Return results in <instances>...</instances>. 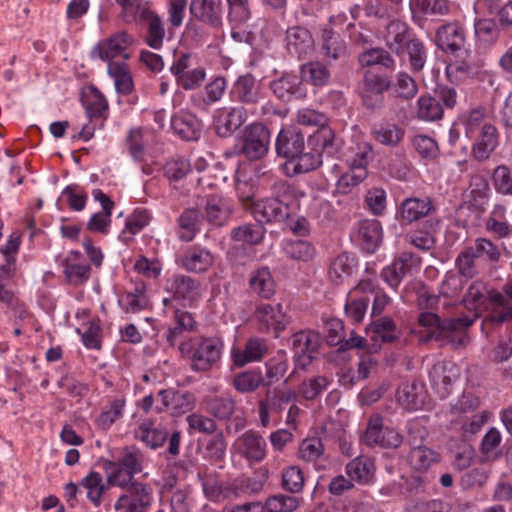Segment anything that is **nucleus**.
<instances>
[{
	"label": "nucleus",
	"instance_id": "1",
	"mask_svg": "<svg viewBox=\"0 0 512 512\" xmlns=\"http://www.w3.org/2000/svg\"><path fill=\"white\" fill-rule=\"evenodd\" d=\"M239 200L243 208L249 211L258 222L283 221L299 209L294 194L288 187L283 188V199L265 198L254 201V189L247 182L237 179Z\"/></svg>",
	"mask_w": 512,
	"mask_h": 512
},
{
	"label": "nucleus",
	"instance_id": "2",
	"mask_svg": "<svg viewBox=\"0 0 512 512\" xmlns=\"http://www.w3.org/2000/svg\"><path fill=\"white\" fill-rule=\"evenodd\" d=\"M465 135L474 140L472 155L477 160H485L497 146V131L489 116L482 108L469 112L463 118Z\"/></svg>",
	"mask_w": 512,
	"mask_h": 512
},
{
	"label": "nucleus",
	"instance_id": "3",
	"mask_svg": "<svg viewBox=\"0 0 512 512\" xmlns=\"http://www.w3.org/2000/svg\"><path fill=\"white\" fill-rule=\"evenodd\" d=\"M223 342L217 338L192 337L180 344L179 350L191 359L195 371L210 370L221 358Z\"/></svg>",
	"mask_w": 512,
	"mask_h": 512
},
{
	"label": "nucleus",
	"instance_id": "4",
	"mask_svg": "<svg viewBox=\"0 0 512 512\" xmlns=\"http://www.w3.org/2000/svg\"><path fill=\"white\" fill-rule=\"evenodd\" d=\"M418 321L425 329L427 339H446L457 346L465 345V329L473 323L469 317L440 322L439 317L433 313H422Z\"/></svg>",
	"mask_w": 512,
	"mask_h": 512
},
{
	"label": "nucleus",
	"instance_id": "5",
	"mask_svg": "<svg viewBox=\"0 0 512 512\" xmlns=\"http://www.w3.org/2000/svg\"><path fill=\"white\" fill-rule=\"evenodd\" d=\"M356 150L347 158L348 170L337 181L336 190L340 194H348L362 183L368 175L367 165L372 156V146L367 141H358Z\"/></svg>",
	"mask_w": 512,
	"mask_h": 512
},
{
	"label": "nucleus",
	"instance_id": "6",
	"mask_svg": "<svg viewBox=\"0 0 512 512\" xmlns=\"http://www.w3.org/2000/svg\"><path fill=\"white\" fill-rule=\"evenodd\" d=\"M197 64L196 57L192 54H181L170 67L176 82L185 90H193L201 86L206 77V71Z\"/></svg>",
	"mask_w": 512,
	"mask_h": 512
},
{
	"label": "nucleus",
	"instance_id": "7",
	"mask_svg": "<svg viewBox=\"0 0 512 512\" xmlns=\"http://www.w3.org/2000/svg\"><path fill=\"white\" fill-rule=\"evenodd\" d=\"M154 500L153 489L144 483H132L114 503V512H148Z\"/></svg>",
	"mask_w": 512,
	"mask_h": 512
},
{
	"label": "nucleus",
	"instance_id": "8",
	"mask_svg": "<svg viewBox=\"0 0 512 512\" xmlns=\"http://www.w3.org/2000/svg\"><path fill=\"white\" fill-rule=\"evenodd\" d=\"M133 37L125 31H119L107 38L100 40L92 49V58L103 62L114 63L112 60L117 57L127 59V49L133 44Z\"/></svg>",
	"mask_w": 512,
	"mask_h": 512
},
{
	"label": "nucleus",
	"instance_id": "9",
	"mask_svg": "<svg viewBox=\"0 0 512 512\" xmlns=\"http://www.w3.org/2000/svg\"><path fill=\"white\" fill-rule=\"evenodd\" d=\"M270 132L261 123L247 126L242 137V153L250 160L264 157L269 149Z\"/></svg>",
	"mask_w": 512,
	"mask_h": 512
},
{
	"label": "nucleus",
	"instance_id": "10",
	"mask_svg": "<svg viewBox=\"0 0 512 512\" xmlns=\"http://www.w3.org/2000/svg\"><path fill=\"white\" fill-rule=\"evenodd\" d=\"M374 291V282L370 279H366L361 280L358 285L348 293L345 312L351 321L359 323L363 320L369 302V295L374 293Z\"/></svg>",
	"mask_w": 512,
	"mask_h": 512
},
{
	"label": "nucleus",
	"instance_id": "11",
	"mask_svg": "<svg viewBox=\"0 0 512 512\" xmlns=\"http://www.w3.org/2000/svg\"><path fill=\"white\" fill-rule=\"evenodd\" d=\"M364 440L369 446L396 448L400 446L403 438L395 429L383 427L382 419L379 416H375L369 420Z\"/></svg>",
	"mask_w": 512,
	"mask_h": 512
},
{
	"label": "nucleus",
	"instance_id": "12",
	"mask_svg": "<svg viewBox=\"0 0 512 512\" xmlns=\"http://www.w3.org/2000/svg\"><path fill=\"white\" fill-rule=\"evenodd\" d=\"M322 344L321 335L315 331H301L294 335L293 348L298 366L307 367L318 355Z\"/></svg>",
	"mask_w": 512,
	"mask_h": 512
},
{
	"label": "nucleus",
	"instance_id": "13",
	"mask_svg": "<svg viewBox=\"0 0 512 512\" xmlns=\"http://www.w3.org/2000/svg\"><path fill=\"white\" fill-rule=\"evenodd\" d=\"M167 290L173 294V298H164L163 304L166 309L173 308L175 300H182L183 302H192L200 294L199 284L184 275H175L167 282Z\"/></svg>",
	"mask_w": 512,
	"mask_h": 512
},
{
	"label": "nucleus",
	"instance_id": "14",
	"mask_svg": "<svg viewBox=\"0 0 512 512\" xmlns=\"http://www.w3.org/2000/svg\"><path fill=\"white\" fill-rule=\"evenodd\" d=\"M268 352V347L263 339L249 338L243 347L233 345L230 351V358L235 367L241 368L245 365L261 361Z\"/></svg>",
	"mask_w": 512,
	"mask_h": 512
},
{
	"label": "nucleus",
	"instance_id": "15",
	"mask_svg": "<svg viewBox=\"0 0 512 512\" xmlns=\"http://www.w3.org/2000/svg\"><path fill=\"white\" fill-rule=\"evenodd\" d=\"M266 447V441L261 435L248 431L236 439L232 449L249 462H260L266 456Z\"/></svg>",
	"mask_w": 512,
	"mask_h": 512
},
{
	"label": "nucleus",
	"instance_id": "16",
	"mask_svg": "<svg viewBox=\"0 0 512 512\" xmlns=\"http://www.w3.org/2000/svg\"><path fill=\"white\" fill-rule=\"evenodd\" d=\"M352 237L364 251L373 253L382 242V227L377 220H362L356 224Z\"/></svg>",
	"mask_w": 512,
	"mask_h": 512
},
{
	"label": "nucleus",
	"instance_id": "17",
	"mask_svg": "<svg viewBox=\"0 0 512 512\" xmlns=\"http://www.w3.org/2000/svg\"><path fill=\"white\" fill-rule=\"evenodd\" d=\"M126 397L122 394L110 396L100 409V412L94 418L95 426L107 431L111 426L120 420L125 413Z\"/></svg>",
	"mask_w": 512,
	"mask_h": 512
},
{
	"label": "nucleus",
	"instance_id": "18",
	"mask_svg": "<svg viewBox=\"0 0 512 512\" xmlns=\"http://www.w3.org/2000/svg\"><path fill=\"white\" fill-rule=\"evenodd\" d=\"M246 120L243 107L221 108L215 112L214 127L221 137L232 135Z\"/></svg>",
	"mask_w": 512,
	"mask_h": 512
},
{
	"label": "nucleus",
	"instance_id": "19",
	"mask_svg": "<svg viewBox=\"0 0 512 512\" xmlns=\"http://www.w3.org/2000/svg\"><path fill=\"white\" fill-rule=\"evenodd\" d=\"M223 0H192L191 15L206 25L219 28L222 26Z\"/></svg>",
	"mask_w": 512,
	"mask_h": 512
},
{
	"label": "nucleus",
	"instance_id": "20",
	"mask_svg": "<svg viewBox=\"0 0 512 512\" xmlns=\"http://www.w3.org/2000/svg\"><path fill=\"white\" fill-rule=\"evenodd\" d=\"M158 396L163 405L157 407L158 412L165 408L177 416L191 411L195 405V397L189 391L161 390Z\"/></svg>",
	"mask_w": 512,
	"mask_h": 512
},
{
	"label": "nucleus",
	"instance_id": "21",
	"mask_svg": "<svg viewBox=\"0 0 512 512\" xmlns=\"http://www.w3.org/2000/svg\"><path fill=\"white\" fill-rule=\"evenodd\" d=\"M255 318L261 331L273 329L278 334L285 329L287 324L286 315L281 304L259 305L255 311Z\"/></svg>",
	"mask_w": 512,
	"mask_h": 512
},
{
	"label": "nucleus",
	"instance_id": "22",
	"mask_svg": "<svg viewBox=\"0 0 512 512\" xmlns=\"http://www.w3.org/2000/svg\"><path fill=\"white\" fill-rule=\"evenodd\" d=\"M304 150V136L293 127L281 129L276 140V151L290 161Z\"/></svg>",
	"mask_w": 512,
	"mask_h": 512
},
{
	"label": "nucleus",
	"instance_id": "23",
	"mask_svg": "<svg viewBox=\"0 0 512 512\" xmlns=\"http://www.w3.org/2000/svg\"><path fill=\"white\" fill-rule=\"evenodd\" d=\"M390 87L389 81L375 74H366L362 87L361 96L364 104L369 108H376L381 105L383 93Z\"/></svg>",
	"mask_w": 512,
	"mask_h": 512
},
{
	"label": "nucleus",
	"instance_id": "24",
	"mask_svg": "<svg viewBox=\"0 0 512 512\" xmlns=\"http://www.w3.org/2000/svg\"><path fill=\"white\" fill-rule=\"evenodd\" d=\"M493 292L488 293L485 285L481 282L471 284L463 302L466 309L474 313V318H471L473 321L489 308H491V313L493 312V304L490 300Z\"/></svg>",
	"mask_w": 512,
	"mask_h": 512
},
{
	"label": "nucleus",
	"instance_id": "25",
	"mask_svg": "<svg viewBox=\"0 0 512 512\" xmlns=\"http://www.w3.org/2000/svg\"><path fill=\"white\" fill-rule=\"evenodd\" d=\"M414 38L408 25L401 20H393L386 26L384 40L386 45L396 54L405 53L407 44Z\"/></svg>",
	"mask_w": 512,
	"mask_h": 512
},
{
	"label": "nucleus",
	"instance_id": "26",
	"mask_svg": "<svg viewBox=\"0 0 512 512\" xmlns=\"http://www.w3.org/2000/svg\"><path fill=\"white\" fill-rule=\"evenodd\" d=\"M154 139V133L148 129H131L126 143L133 159L138 162H146L150 145L154 142Z\"/></svg>",
	"mask_w": 512,
	"mask_h": 512
},
{
	"label": "nucleus",
	"instance_id": "27",
	"mask_svg": "<svg viewBox=\"0 0 512 512\" xmlns=\"http://www.w3.org/2000/svg\"><path fill=\"white\" fill-rule=\"evenodd\" d=\"M419 267V259L410 254H403L395 260L390 266L382 271L384 281L392 288L398 287L403 277L410 273L413 268Z\"/></svg>",
	"mask_w": 512,
	"mask_h": 512
},
{
	"label": "nucleus",
	"instance_id": "28",
	"mask_svg": "<svg viewBox=\"0 0 512 512\" xmlns=\"http://www.w3.org/2000/svg\"><path fill=\"white\" fill-rule=\"evenodd\" d=\"M271 90L274 95L283 101H289L293 97L303 98L306 91L301 86L298 76L285 74L271 83Z\"/></svg>",
	"mask_w": 512,
	"mask_h": 512
},
{
	"label": "nucleus",
	"instance_id": "29",
	"mask_svg": "<svg viewBox=\"0 0 512 512\" xmlns=\"http://www.w3.org/2000/svg\"><path fill=\"white\" fill-rule=\"evenodd\" d=\"M458 376L459 369L452 363L436 365L430 372L432 384L441 397L449 394L450 386Z\"/></svg>",
	"mask_w": 512,
	"mask_h": 512
},
{
	"label": "nucleus",
	"instance_id": "30",
	"mask_svg": "<svg viewBox=\"0 0 512 512\" xmlns=\"http://www.w3.org/2000/svg\"><path fill=\"white\" fill-rule=\"evenodd\" d=\"M346 473L352 481L359 484H370L375 478L374 461L366 456H359L349 462Z\"/></svg>",
	"mask_w": 512,
	"mask_h": 512
},
{
	"label": "nucleus",
	"instance_id": "31",
	"mask_svg": "<svg viewBox=\"0 0 512 512\" xmlns=\"http://www.w3.org/2000/svg\"><path fill=\"white\" fill-rule=\"evenodd\" d=\"M490 300L493 304L491 321L500 323L512 319V283L506 285L504 294L493 292Z\"/></svg>",
	"mask_w": 512,
	"mask_h": 512
},
{
	"label": "nucleus",
	"instance_id": "32",
	"mask_svg": "<svg viewBox=\"0 0 512 512\" xmlns=\"http://www.w3.org/2000/svg\"><path fill=\"white\" fill-rule=\"evenodd\" d=\"M436 36L439 46L445 51L456 52L464 46V31L457 24L442 26Z\"/></svg>",
	"mask_w": 512,
	"mask_h": 512
},
{
	"label": "nucleus",
	"instance_id": "33",
	"mask_svg": "<svg viewBox=\"0 0 512 512\" xmlns=\"http://www.w3.org/2000/svg\"><path fill=\"white\" fill-rule=\"evenodd\" d=\"M440 459L441 455L438 451L425 445L413 447L408 457L410 466L419 472H426Z\"/></svg>",
	"mask_w": 512,
	"mask_h": 512
},
{
	"label": "nucleus",
	"instance_id": "34",
	"mask_svg": "<svg viewBox=\"0 0 512 512\" xmlns=\"http://www.w3.org/2000/svg\"><path fill=\"white\" fill-rule=\"evenodd\" d=\"M396 399L403 408L417 410L424 401L423 387L414 382H404L397 389Z\"/></svg>",
	"mask_w": 512,
	"mask_h": 512
},
{
	"label": "nucleus",
	"instance_id": "35",
	"mask_svg": "<svg viewBox=\"0 0 512 512\" xmlns=\"http://www.w3.org/2000/svg\"><path fill=\"white\" fill-rule=\"evenodd\" d=\"M214 261V256L208 250L192 248L182 257L181 264L188 271L201 273L207 271Z\"/></svg>",
	"mask_w": 512,
	"mask_h": 512
},
{
	"label": "nucleus",
	"instance_id": "36",
	"mask_svg": "<svg viewBox=\"0 0 512 512\" xmlns=\"http://www.w3.org/2000/svg\"><path fill=\"white\" fill-rule=\"evenodd\" d=\"M431 209L429 198H408L401 203L400 217L402 221L411 223L427 216Z\"/></svg>",
	"mask_w": 512,
	"mask_h": 512
},
{
	"label": "nucleus",
	"instance_id": "37",
	"mask_svg": "<svg viewBox=\"0 0 512 512\" xmlns=\"http://www.w3.org/2000/svg\"><path fill=\"white\" fill-rule=\"evenodd\" d=\"M107 73L114 80L117 93L122 95L132 93L134 90V81L130 68L126 63L108 64Z\"/></svg>",
	"mask_w": 512,
	"mask_h": 512
},
{
	"label": "nucleus",
	"instance_id": "38",
	"mask_svg": "<svg viewBox=\"0 0 512 512\" xmlns=\"http://www.w3.org/2000/svg\"><path fill=\"white\" fill-rule=\"evenodd\" d=\"M287 48L291 53L301 57L306 54L313 46L310 32L300 26L291 27L286 34Z\"/></svg>",
	"mask_w": 512,
	"mask_h": 512
},
{
	"label": "nucleus",
	"instance_id": "39",
	"mask_svg": "<svg viewBox=\"0 0 512 512\" xmlns=\"http://www.w3.org/2000/svg\"><path fill=\"white\" fill-rule=\"evenodd\" d=\"M206 217L208 222L216 226H222L231 215L230 203L220 196H212L206 202Z\"/></svg>",
	"mask_w": 512,
	"mask_h": 512
},
{
	"label": "nucleus",
	"instance_id": "40",
	"mask_svg": "<svg viewBox=\"0 0 512 512\" xmlns=\"http://www.w3.org/2000/svg\"><path fill=\"white\" fill-rule=\"evenodd\" d=\"M235 97L244 103H256L261 98L260 86L250 75L241 76L233 87Z\"/></svg>",
	"mask_w": 512,
	"mask_h": 512
},
{
	"label": "nucleus",
	"instance_id": "41",
	"mask_svg": "<svg viewBox=\"0 0 512 512\" xmlns=\"http://www.w3.org/2000/svg\"><path fill=\"white\" fill-rule=\"evenodd\" d=\"M251 290L262 298H270L275 293V282L268 268L262 267L252 273L249 280Z\"/></svg>",
	"mask_w": 512,
	"mask_h": 512
},
{
	"label": "nucleus",
	"instance_id": "42",
	"mask_svg": "<svg viewBox=\"0 0 512 512\" xmlns=\"http://www.w3.org/2000/svg\"><path fill=\"white\" fill-rule=\"evenodd\" d=\"M355 266L353 257L346 253L338 255L330 264L328 276L336 285L345 282L352 274Z\"/></svg>",
	"mask_w": 512,
	"mask_h": 512
},
{
	"label": "nucleus",
	"instance_id": "43",
	"mask_svg": "<svg viewBox=\"0 0 512 512\" xmlns=\"http://www.w3.org/2000/svg\"><path fill=\"white\" fill-rule=\"evenodd\" d=\"M80 253L72 252L64 265V274L72 284H80L88 280L90 276L89 265L79 262Z\"/></svg>",
	"mask_w": 512,
	"mask_h": 512
},
{
	"label": "nucleus",
	"instance_id": "44",
	"mask_svg": "<svg viewBox=\"0 0 512 512\" xmlns=\"http://www.w3.org/2000/svg\"><path fill=\"white\" fill-rule=\"evenodd\" d=\"M83 105L90 118L102 117L108 108L103 94L95 87H88L83 93Z\"/></svg>",
	"mask_w": 512,
	"mask_h": 512
},
{
	"label": "nucleus",
	"instance_id": "45",
	"mask_svg": "<svg viewBox=\"0 0 512 512\" xmlns=\"http://www.w3.org/2000/svg\"><path fill=\"white\" fill-rule=\"evenodd\" d=\"M81 486L87 491V498L96 507L101 504L102 496L107 490L103 477L99 472L91 471L82 480Z\"/></svg>",
	"mask_w": 512,
	"mask_h": 512
},
{
	"label": "nucleus",
	"instance_id": "46",
	"mask_svg": "<svg viewBox=\"0 0 512 512\" xmlns=\"http://www.w3.org/2000/svg\"><path fill=\"white\" fill-rule=\"evenodd\" d=\"M373 138L385 146H397L405 136L404 128L394 123L382 124L372 132Z\"/></svg>",
	"mask_w": 512,
	"mask_h": 512
},
{
	"label": "nucleus",
	"instance_id": "47",
	"mask_svg": "<svg viewBox=\"0 0 512 512\" xmlns=\"http://www.w3.org/2000/svg\"><path fill=\"white\" fill-rule=\"evenodd\" d=\"M104 471L107 483L111 486L126 488L133 483L134 476L118 460L105 462Z\"/></svg>",
	"mask_w": 512,
	"mask_h": 512
},
{
	"label": "nucleus",
	"instance_id": "48",
	"mask_svg": "<svg viewBox=\"0 0 512 512\" xmlns=\"http://www.w3.org/2000/svg\"><path fill=\"white\" fill-rule=\"evenodd\" d=\"M264 382L260 370H247L234 376L232 385L240 393H250L257 390Z\"/></svg>",
	"mask_w": 512,
	"mask_h": 512
},
{
	"label": "nucleus",
	"instance_id": "49",
	"mask_svg": "<svg viewBox=\"0 0 512 512\" xmlns=\"http://www.w3.org/2000/svg\"><path fill=\"white\" fill-rule=\"evenodd\" d=\"M201 222V215L195 209L185 210L179 217V236L184 241H191L197 231Z\"/></svg>",
	"mask_w": 512,
	"mask_h": 512
},
{
	"label": "nucleus",
	"instance_id": "50",
	"mask_svg": "<svg viewBox=\"0 0 512 512\" xmlns=\"http://www.w3.org/2000/svg\"><path fill=\"white\" fill-rule=\"evenodd\" d=\"M141 20L148 23V45L154 49L160 48L162 46L165 32L159 16L152 10H144L143 18Z\"/></svg>",
	"mask_w": 512,
	"mask_h": 512
},
{
	"label": "nucleus",
	"instance_id": "51",
	"mask_svg": "<svg viewBox=\"0 0 512 512\" xmlns=\"http://www.w3.org/2000/svg\"><path fill=\"white\" fill-rule=\"evenodd\" d=\"M506 208L495 205L486 221V229L499 237H506L512 232V227L505 220Z\"/></svg>",
	"mask_w": 512,
	"mask_h": 512
},
{
	"label": "nucleus",
	"instance_id": "52",
	"mask_svg": "<svg viewBox=\"0 0 512 512\" xmlns=\"http://www.w3.org/2000/svg\"><path fill=\"white\" fill-rule=\"evenodd\" d=\"M264 233L265 229L260 224H245L232 231V238L243 244L257 245L262 241Z\"/></svg>",
	"mask_w": 512,
	"mask_h": 512
},
{
	"label": "nucleus",
	"instance_id": "53",
	"mask_svg": "<svg viewBox=\"0 0 512 512\" xmlns=\"http://www.w3.org/2000/svg\"><path fill=\"white\" fill-rule=\"evenodd\" d=\"M417 117L424 121H435L442 117L440 103L431 96H421L417 101Z\"/></svg>",
	"mask_w": 512,
	"mask_h": 512
},
{
	"label": "nucleus",
	"instance_id": "54",
	"mask_svg": "<svg viewBox=\"0 0 512 512\" xmlns=\"http://www.w3.org/2000/svg\"><path fill=\"white\" fill-rule=\"evenodd\" d=\"M121 7L120 16L126 23L137 21L138 17L143 18L144 10H151L149 3L143 0H115Z\"/></svg>",
	"mask_w": 512,
	"mask_h": 512
},
{
	"label": "nucleus",
	"instance_id": "55",
	"mask_svg": "<svg viewBox=\"0 0 512 512\" xmlns=\"http://www.w3.org/2000/svg\"><path fill=\"white\" fill-rule=\"evenodd\" d=\"M137 436L149 447L155 449L162 446L167 438L164 430L157 429L150 421H144L139 426Z\"/></svg>",
	"mask_w": 512,
	"mask_h": 512
},
{
	"label": "nucleus",
	"instance_id": "56",
	"mask_svg": "<svg viewBox=\"0 0 512 512\" xmlns=\"http://www.w3.org/2000/svg\"><path fill=\"white\" fill-rule=\"evenodd\" d=\"M227 4V18L234 25H240L251 18L249 0H225Z\"/></svg>",
	"mask_w": 512,
	"mask_h": 512
},
{
	"label": "nucleus",
	"instance_id": "57",
	"mask_svg": "<svg viewBox=\"0 0 512 512\" xmlns=\"http://www.w3.org/2000/svg\"><path fill=\"white\" fill-rule=\"evenodd\" d=\"M285 252L294 260L307 262L314 258L316 250L308 241L295 240L285 244Z\"/></svg>",
	"mask_w": 512,
	"mask_h": 512
},
{
	"label": "nucleus",
	"instance_id": "58",
	"mask_svg": "<svg viewBox=\"0 0 512 512\" xmlns=\"http://www.w3.org/2000/svg\"><path fill=\"white\" fill-rule=\"evenodd\" d=\"M298 505L299 501L297 497L278 494L266 500L263 510L267 512H292Z\"/></svg>",
	"mask_w": 512,
	"mask_h": 512
},
{
	"label": "nucleus",
	"instance_id": "59",
	"mask_svg": "<svg viewBox=\"0 0 512 512\" xmlns=\"http://www.w3.org/2000/svg\"><path fill=\"white\" fill-rule=\"evenodd\" d=\"M302 77L314 86H323L327 84L330 74L323 64L312 62L303 66Z\"/></svg>",
	"mask_w": 512,
	"mask_h": 512
},
{
	"label": "nucleus",
	"instance_id": "60",
	"mask_svg": "<svg viewBox=\"0 0 512 512\" xmlns=\"http://www.w3.org/2000/svg\"><path fill=\"white\" fill-rule=\"evenodd\" d=\"M174 319L176 326L173 328H170L167 335V340L174 344L178 336L181 334L182 331H191L195 328V321L193 316L185 311L175 310L174 311Z\"/></svg>",
	"mask_w": 512,
	"mask_h": 512
},
{
	"label": "nucleus",
	"instance_id": "61",
	"mask_svg": "<svg viewBox=\"0 0 512 512\" xmlns=\"http://www.w3.org/2000/svg\"><path fill=\"white\" fill-rule=\"evenodd\" d=\"M362 66L381 65L386 68H393L394 60L390 54L379 48L369 49L363 52L359 57Z\"/></svg>",
	"mask_w": 512,
	"mask_h": 512
},
{
	"label": "nucleus",
	"instance_id": "62",
	"mask_svg": "<svg viewBox=\"0 0 512 512\" xmlns=\"http://www.w3.org/2000/svg\"><path fill=\"white\" fill-rule=\"evenodd\" d=\"M119 305L127 313H136L147 306V299L141 290L136 289V293L122 294L119 298Z\"/></svg>",
	"mask_w": 512,
	"mask_h": 512
},
{
	"label": "nucleus",
	"instance_id": "63",
	"mask_svg": "<svg viewBox=\"0 0 512 512\" xmlns=\"http://www.w3.org/2000/svg\"><path fill=\"white\" fill-rule=\"evenodd\" d=\"M492 181L496 192L512 196V176L507 166L500 165L496 167L493 172Z\"/></svg>",
	"mask_w": 512,
	"mask_h": 512
},
{
	"label": "nucleus",
	"instance_id": "64",
	"mask_svg": "<svg viewBox=\"0 0 512 512\" xmlns=\"http://www.w3.org/2000/svg\"><path fill=\"white\" fill-rule=\"evenodd\" d=\"M191 171L190 162L183 157H175L164 166L165 176L171 181L184 178Z\"/></svg>",
	"mask_w": 512,
	"mask_h": 512
}]
</instances>
